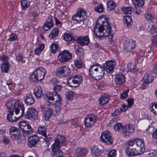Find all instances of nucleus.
Returning a JSON list of instances; mask_svg holds the SVG:
<instances>
[{
  "label": "nucleus",
  "instance_id": "47",
  "mask_svg": "<svg viewBox=\"0 0 157 157\" xmlns=\"http://www.w3.org/2000/svg\"><path fill=\"white\" fill-rule=\"evenodd\" d=\"M116 151L115 150H110L108 153L107 157H116Z\"/></svg>",
  "mask_w": 157,
  "mask_h": 157
},
{
  "label": "nucleus",
  "instance_id": "3",
  "mask_svg": "<svg viewBox=\"0 0 157 157\" xmlns=\"http://www.w3.org/2000/svg\"><path fill=\"white\" fill-rule=\"evenodd\" d=\"M145 151L144 142L142 139L136 138L127 142L125 151L129 157L142 154Z\"/></svg>",
  "mask_w": 157,
  "mask_h": 157
},
{
  "label": "nucleus",
  "instance_id": "56",
  "mask_svg": "<svg viewBox=\"0 0 157 157\" xmlns=\"http://www.w3.org/2000/svg\"><path fill=\"white\" fill-rule=\"evenodd\" d=\"M127 101L129 106H132L134 103V100L133 98H128L127 100Z\"/></svg>",
  "mask_w": 157,
  "mask_h": 157
},
{
  "label": "nucleus",
  "instance_id": "54",
  "mask_svg": "<svg viewBox=\"0 0 157 157\" xmlns=\"http://www.w3.org/2000/svg\"><path fill=\"white\" fill-rule=\"evenodd\" d=\"M151 33L152 34L157 33V25H154L151 28Z\"/></svg>",
  "mask_w": 157,
  "mask_h": 157
},
{
  "label": "nucleus",
  "instance_id": "2",
  "mask_svg": "<svg viewBox=\"0 0 157 157\" xmlns=\"http://www.w3.org/2000/svg\"><path fill=\"white\" fill-rule=\"evenodd\" d=\"M116 64L115 60L113 59L106 61L104 65V67L98 63L93 64L89 69V75L95 79H99L104 75L105 70L108 73H112Z\"/></svg>",
  "mask_w": 157,
  "mask_h": 157
},
{
  "label": "nucleus",
  "instance_id": "5",
  "mask_svg": "<svg viewBox=\"0 0 157 157\" xmlns=\"http://www.w3.org/2000/svg\"><path fill=\"white\" fill-rule=\"evenodd\" d=\"M114 128L117 132L120 129H122L123 135L125 137L129 136L130 134L135 130V127L133 124H129L123 127L121 123L119 122L116 123L114 125Z\"/></svg>",
  "mask_w": 157,
  "mask_h": 157
},
{
  "label": "nucleus",
  "instance_id": "37",
  "mask_svg": "<svg viewBox=\"0 0 157 157\" xmlns=\"http://www.w3.org/2000/svg\"><path fill=\"white\" fill-rule=\"evenodd\" d=\"M75 67L78 68L82 67L84 66L82 60L80 58L75 60Z\"/></svg>",
  "mask_w": 157,
  "mask_h": 157
},
{
  "label": "nucleus",
  "instance_id": "19",
  "mask_svg": "<svg viewBox=\"0 0 157 157\" xmlns=\"http://www.w3.org/2000/svg\"><path fill=\"white\" fill-rule=\"evenodd\" d=\"M37 114V112L35 108L30 107L28 109L25 114L24 113L23 116H24L26 118L29 119L36 117Z\"/></svg>",
  "mask_w": 157,
  "mask_h": 157
},
{
  "label": "nucleus",
  "instance_id": "48",
  "mask_svg": "<svg viewBox=\"0 0 157 157\" xmlns=\"http://www.w3.org/2000/svg\"><path fill=\"white\" fill-rule=\"evenodd\" d=\"M75 53L78 56H81L84 53V51L81 48H78L75 51Z\"/></svg>",
  "mask_w": 157,
  "mask_h": 157
},
{
  "label": "nucleus",
  "instance_id": "36",
  "mask_svg": "<svg viewBox=\"0 0 157 157\" xmlns=\"http://www.w3.org/2000/svg\"><path fill=\"white\" fill-rule=\"evenodd\" d=\"M108 9L111 10L114 9L116 6V4L112 0H109L107 3Z\"/></svg>",
  "mask_w": 157,
  "mask_h": 157
},
{
  "label": "nucleus",
  "instance_id": "49",
  "mask_svg": "<svg viewBox=\"0 0 157 157\" xmlns=\"http://www.w3.org/2000/svg\"><path fill=\"white\" fill-rule=\"evenodd\" d=\"M17 38V36L14 34H11L9 40L11 41H13L16 40Z\"/></svg>",
  "mask_w": 157,
  "mask_h": 157
},
{
  "label": "nucleus",
  "instance_id": "25",
  "mask_svg": "<svg viewBox=\"0 0 157 157\" xmlns=\"http://www.w3.org/2000/svg\"><path fill=\"white\" fill-rule=\"evenodd\" d=\"M77 41L79 44L84 46L88 44L90 42V39L88 36H80L77 37Z\"/></svg>",
  "mask_w": 157,
  "mask_h": 157
},
{
  "label": "nucleus",
  "instance_id": "22",
  "mask_svg": "<svg viewBox=\"0 0 157 157\" xmlns=\"http://www.w3.org/2000/svg\"><path fill=\"white\" fill-rule=\"evenodd\" d=\"M39 140V137L36 135H33L29 138L28 142V145L31 147H34Z\"/></svg>",
  "mask_w": 157,
  "mask_h": 157
},
{
  "label": "nucleus",
  "instance_id": "12",
  "mask_svg": "<svg viewBox=\"0 0 157 157\" xmlns=\"http://www.w3.org/2000/svg\"><path fill=\"white\" fill-rule=\"evenodd\" d=\"M19 126L24 134L28 135L31 134L33 132L31 126L26 121H22L20 122Z\"/></svg>",
  "mask_w": 157,
  "mask_h": 157
},
{
  "label": "nucleus",
  "instance_id": "21",
  "mask_svg": "<svg viewBox=\"0 0 157 157\" xmlns=\"http://www.w3.org/2000/svg\"><path fill=\"white\" fill-rule=\"evenodd\" d=\"M54 25L52 21V16L51 15L48 16L46 19L42 27L43 29L45 31H47L52 28Z\"/></svg>",
  "mask_w": 157,
  "mask_h": 157
},
{
  "label": "nucleus",
  "instance_id": "64",
  "mask_svg": "<svg viewBox=\"0 0 157 157\" xmlns=\"http://www.w3.org/2000/svg\"><path fill=\"white\" fill-rule=\"evenodd\" d=\"M143 60V57H140L137 59V61L138 63H141L142 62Z\"/></svg>",
  "mask_w": 157,
  "mask_h": 157
},
{
  "label": "nucleus",
  "instance_id": "43",
  "mask_svg": "<svg viewBox=\"0 0 157 157\" xmlns=\"http://www.w3.org/2000/svg\"><path fill=\"white\" fill-rule=\"evenodd\" d=\"M58 45L56 44H53L50 46V50L53 53H55L58 51Z\"/></svg>",
  "mask_w": 157,
  "mask_h": 157
},
{
  "label": "nucleus",
  "instance_id": "28",
  "mask_svg": "<svg viewBox=\"0 0 157 157\" xmlns=\"http://www.w3.org/2000/svg\"><path fill=\"white\" fill-rule=\"evenodd\" d=\"M87 152L86 149L81 147H78L76 150L75 156L77 157H81L85 155Z\"/></svg>",
  "mask_w": 157,
  "mask_h": 157
},
{
  "label": "nucleus",
  "instance_id": "38",
  "mask_svg": "<svg viewBox=\"0 0 157 157\" xmlns=\"http://www.w3.org/2000/svg\"><path fill=\"white\" fill-rule=\"evenodd\" d=\"M123 20L124 23H125L128 26L130 25L132 22V18L129 16L126 15L124 16Z\"/></svg>",
  "mask_w": 157,
  "mask_h": 157
},
{
  "label": "nucleus",
  "instance_id": "9",
  "mask_svg": "<svg viewBox=\"0 0 157 157\" xmlns=\"http://www.w3.org/2000/svg\"><path fill=\"white\" fill-rule=\"evenodd\" d=\"M86 12L82 9H79L77 10V13L72 17L73 20L78 22H82L86 17Z\"/></svg>",
  "mask_w": 157,
  "mask_h": 157
},
{
  "label": "nucleus",
  "instance_id": "61",
  "mask_svg": "<svg viewBox=\"0 0 157 157\" xmlns=\"http://www.w3.org/2000/svg\"><path fill=\"white\" fill-rule=\"evenodd\" d=\"M44 47V45L43 44H42L38 45V47L36 48L38 49L43 51Z\"/></svg>",
  "mask_w": 157,
  "mask_h": 157
},
{
  "label": "nucleus",
  "instance_id": "42",
  "mask_svg": "<svg viewBox=\"0 0 157 157\" xmlns=\"http://www.w3.org/2000/svg\"><path fill=\"white\" fill-rule=\"evenodd\" d=\"M127 67L129 71H136V65L132 63H128L127 65Z\"/></svg>",
  "mask_w": 157,
  "mask_h": 157
},
{
  "label": "nucleus",
  "instance_id": "30",
  "mask_svg": "<svg viewBox=\"0 0 157 157\" xmlns=\"http://www.w3.org/2000/svg\"><path fill=\"white\" fill-rule=\"evenodd\" d=\"M53 111L50 108L47 107L45 108L43 112V116L45 119L48 120L51 116Z\"/></svg>",
  "mask_w": 157,
  "mask_h": 157
},
{
  "label": "nucleus",
  "instance_id": "60",
  "mask_svg": "<svg viewBox=\"0 0 157 157\" xmlns=\"http://www.w3.org/2000/svg\"><path fill=\"white\" fill-rule=\"evenodd\" d=\"M152 72L153 73L157 75V63L153 66Z\"/></svg>",
  "mask_w": 157,
  "mask_h": 157
},
{
  "label": "nucleus",
  "instance_id": "18",
  "mask_svg": "<svg viewBox=\"0 0 157 157\" xmlns=\"http://www.w3.org/2000/svg\"><path fill=\"white\" fill-rule=\"evenodd\" d=\"M135 47V41L132 39L125 41L124 44V49L127 52H130L134 49Z\"/></svg>",
  "mask_w": 157,
  "mask_h": 157
},
{
  "label": "nucleus",
  "instance_id": "62",
  "mask_svg": "<svg viewBox=\"0 0 157 157\" xmlns=\"http://www.w3.org/2000/svg\"><path fill=\"white\" fill-rule=\"evenodd\" d=\"M152 136L154 139H157V128L153 132Z\"/></svg>",
  "mask_w": 157,
  "mask_h": 157
},
{
  "label": "nucleus",
  "instance_id": "53",
  "mask_svg": "<svg viewBox=\"0 0 157 157\" xmlns=\"http://www.w3.org/2000/svg\"><path fill=\"white\" fill-rule=\"evenodd\" d=\"M152 44L155 46L157 44V38L156 37L151 36V38Z\"/></svg>",
  "mask_w": 157,
  "mask_h": 157
},
{
  "label": "nucleus",
  "instance_id": "4",
  "mask_svg": "<svg viewBox=\"0 0 157 157\" xmlns=\"http://www.w3.org/2000/svg\"><path fill=\"white\" fill-rule=\"evenodd\" d=\"M97 21L94 27L93 32L96 35L100 38L107 37L109 35L111 32V27L109 22L101 21Z\"/></svg>",
  "mask_w": 157,
  "mask_h": 157
},
{
  "label": "nucleus",
  "instance_id": "34",
  "mask_svg": "<svg viewBox=\"0 0 157 157\" xmlns=\"http://www.w3.org/2000/svg\"><path fill=\"white\" fill-rule=\"evenodd\" d=\"M153 77L150 74H146L143 78L144 81L145 83L151 82L153 80Z\"/></svg>",
  "mask_w": 157,
  "mask_h": 157
},
{
  "label": "nucleus",
  "instance_id": "20",
  "mask_svg": "<svg viewBox=\"0 0 157 157\" xmlns=\"http://www.w3.org/2000/svg\"><path fill=\"white\" fill-rule=\"evenodd\" d=\"M52 151L51 154L52 157H62L63 156V152L60 148V146L52 145Z\"/></svg>",
  "mask_w": 157,
  "mask_h": 157
},
{
  "label": "nucleus",
  "instance_id": "24",
  "mask_svg": "<svg viewBox=\"0 0 157 157\" xmlns=\"http://www.w3.org/2000/svg\"><path fill=\"white\" fill-rule=\"evenodd\" d=\"M132 1L135 6L136 9L135 13L139 15L140 13V10L137 8H139L144 6V0H132Z\"/></svg>",
  "mask_w": 157,
  "mask_h": 157
},
{
  "label": "nucleus",
  "instance_id": "7",
  "mask_svg": "<svg viewBox=\"0 0 157 157\" xmlns=\"http://www.w3.org/2000/svg\"><path fill=\"white\" fill-rule=\"evenodd\" d=\"M62 89V86L60 85H56L53 88L55 92V94H54V93L52 92H48L46 94L44 95V98L46 101L51 103V101H54L57 98L55 97V96H57L59 95L57 94V92H60Z\"/></svg>",
  "mask_w": 157,
  "mask_h": 157
},
{
  "label": "nucleus",
  "instance_id": "10",
  "mask_svg": "<svg viewBox=\"0 0 157 157\" xmlns=\"http://www.w3.org/2000/svg\"><path fill=\"white\" fill-rule=\"evenodd\" d=\"M96 121V116L94 114H90L86 117L84 120V124L86 127H90L95 124Z\"/></svg>",
  "mask_w": 157,
  "mask_h": 157
},
{
  "label": "nucleus",
  "instance_id": "45",
  "mask_svg": "<svg viewBox=\"0 0 157 157\" xmlns=\"http://www.w3.org/2000/svg\"><path fill=\"white\" fill-rule=\"evenodd\" d=\"M145 18L147 21H151L153 19V17L152 15L149 13L148 12H147L145 14Z\"/></svg>",
  "mask_w": 157,
  "mask_h": 157
},
{
  "label": "nucleus",
  "instance_id": "57",
  "mask_svg": "<svg viewBox=\"0 0 157 157\" xmlns=\"http://www.w3.org/2000/svg\"><path fill=\"white\" fill-rule=\"evenodd\" d=\"M128 109V107L127 106L124 105L123 104L120 109V110L121 112H123L126 111Z\"/></svg>",
  "mask_w": 157,
  "mask_h": 157
},
{
  "label": "nucleus",
  "instance_id": "51",
  "mask_svg": "<svg viewBox=\"0 0 157 157\" xmlns=\"http://www.w3.org/2000/svg\"><path fill=\"white\" fill-rule=\"evenodd\" d=\"M74 93L72 91L68 92L67 93L66 98L68 100H70L74 96Z\"/></svg>",
  "mask_w": 157,
  "mask_h": 157
},
{
  "label": "nucleus",
  "instance_id": "40",
  "mask_svg": "<svg viewBox=\"0 0 157 157\" xmlns=\"http://www.w3.org/2000/svg\"><path fill=\"white\" fill-rule=\"evenodd\" d=\"M122 10L125 14H131L132 12V8L130 7H123L121 8Z\"/></svg>",
  "mask_w": 157,
  "mask_h": 157
},
{
  "label": "nucleus",
  "instance_id": "27",
  "mask_svg": "<svg viewBox=\"0 0 157 157\" xmlns=\"http://www.w3.org/2000/svg\"><path fill=\"white\" fill-rule=\"evenodd\" d=\"M24 101L26 104L29 105L33 104L35 101L33 95L30 94H27L24 97Z\"/></svg>",
  "mask_w": 157,
  "mask_h": 157
},
{
  "label": "nucleus",
  "instance_id": "29",
  "mask_svg": "<svg viewBox=\"0 0 157 157\" xmlns=\"http://www.w3.org/2000/svg\"><path fill=\"white\" fill-rule=\"evenodd\" d=\"M34 94L36 97L40 98L42 97L43 95L42 89L40 86H36L34 89Z\"/></svg>",
  "mask_w": 157,
  "mask_h": 157
},
{
  "label": "nucleus",
  "instance_id": "1",
  "mask_svg": "<svg viewBox=\"0 0 157 157\" xmlns=\"http://www.w3.org/2000/svg\"><path fill=\"white\" fill-rule=\"evenodd\" d=\"M9 113L7 119L11 122H14L19 120L24 114L25 107L24 105L17 99L11 98L6 103Z\"/></svg>",
  "mask_w": 157,
  "mask_h": 157
},
{
  "label": "nucleus",
  "instance_id": "13",
  "mask_svg": "<svg viewBox=\"0 0 157 157\" xmlns=\"http://www.w3.org/2000/svg\"><path fill=\"white\" fill-rule=\"evenodd\" d=\"M111 133L109 131L102 133L100 136L101 141L108 144H112L113 142Z\"/></svg>",
  "mask_w": 157,
  "mask_h": 157
},
{
  "label": "nucleus",
  "instance_id": "58",
  "mask_svg": "<svg viewBox=\"0 0 157 157\" xmlns=\"http://www.w3.org/2000/svg\"><path fill=\"white\" fill-rule=\"evenodd\" d=\"M92 156L94 157H99L101 156L102 152H92Z\"/></svg>",
  "mask_w": 157,
  "mask_h": 157
},
{
  "label": "nucleus",
  "instance_id": "14",
  "mask_svg": "<svg viewBox=\"0 0 157 157\" xmlns=\"http://www.w3.org/2000/svg\"><path fill=\"white\" fill-rule=\"evenodd\" d=\"M46 131V128L44 126H40L37 130L38 133L43 136V138L45 140L46 145L48 146L49 144V142L51 140V136L49 134L47 135Z\"/></svg>",
  "mask_w": 157,
  "mask_h": 157
},
{
  "label": "nucleus",
  "instance_id": "59",
  "mask_svg": "<svg viewBox=\"0 0 157 157\" xmlns=\"http://www.w3.org/2000/svg\"><path fill=\"white\" fill-rule=\"evenodd\" d=\"M23 58L22 56L21 55H19L17 56L16 59L18 62H21Z\"/></svg>",
  "mask_w": 157,
  "mask_h": 157
},
{
  "label": "nucleus",
  "instance_id": "26",
  "mask_svg": "<svg viewBox=\"0 0 157 157\" xmlns=\"http://www.w3.org/2000/svg\"><path fill=\"white\" fill-rule=\"evenodd\" d=\"M115 80L117 85H121L125 82V77L122 74H117L115 76Z\"/></svg>",
  "mask_w": 157,
  "mask_h": 157
},
{
  "label": "nucleus",
  "instance_id": "44",
  "mask_svg": "<svg viewBox=\"0 0 157 157\" xmlns=\"http://www.w3.org/2000/svg\"><path fill=\"white\" fill-rule=\"evenodd\" d=\"M63 38L67 41H72L74 39L71 34L67 33L64 35Z\"/></svg>",
  "mask_w": 157,
  "mask_h": 157
},
{
  "label": "nucleus",
  "instance_id": "35",
  "mask_svg": "<svg viewBox=\"0 0 157 157\" xmlns=\"http://www.w3.org/2000/svg\"><path fill=\"white\" fill-rule=\"evenodd\" d=\"M150 110L153 113L157 115V103L153 102L150 105Z\"/></svg>",
  "mask_w": 157,
  "mask_h": 157
},
{
  "label": "nucleus",
  "instance_id": "8",
  "mask_svg": "<svg viewBox=\"0 0 157 157\" xmlns=\"http://www.w3.org/2000/svg\"><path fill=\"white\" fill-rule=\"evenodd\" d=\"M82 81V78L81 75H76L73 77H69L67 78V83L68 85L71 87H76Z\"/></svg>",
  "mask_w": 157,
  "mask_h": 157
},
{
  "label": "nucleus",
  "instance_id": "55",
  "mask_svg": "<svg viewBox=\"0 0 157 157\" xmlns=\"http://www.w3.org/2000/svg\"><path fill=\"white\" fill-rule=\"evenodd\" d=\"M154 129V128L153 127L148 126L147 128L146 129V131L147 132L149 133H151Z\"/></svg>",
  "mask_w": 157,
  "mask_h": 157
},
{
  "label": "nucleus",
  "instance_id": "52",
  "mask_svg": "<svg viewBox=\"0 0 157 157\" xmlns=\"http://www.w3.org/2000/svg\"><path fill=\"white\" fill-rule=\"evenodd\" d=\"M91 151L92 152H101L99 151L98 148L96 145H94L91 148Z\"/></svg>",
  "mask_w": 157,
  "mask_h": 157
},
{
  "label": "nucleus",
  "instance_id": "46",
  "mask_svg": "<svg viewBox=\"0 0 157 157\" xmlns=\"http://www.w3.org/2000/svg\"><path fill=\"white\" fill-rule=\"evenodd\" d=\"M129 91L128 90H127L123 92L120 95V98L123 99L126 98L128 96V93Z\"/></svg>",
  "mask_w": 157,
  "mask_h": 157
},
{
  "label": "nucleus",
  "instance_id": "16",
  "mask_svg": "<svg viewBox=\"0 0 157 157\" xmlns=\"http://www.w3.org/2000/svg\"><path fill=\"white\" fill-rule=\"evenodd\" d=\"M0 60L3 62L1 66L2 71L5 73L8 72L10 68V64L8 62V56L4 55L0 57Z\"/></svg>",
  "mask_w": 157,
  "mask_h": 157
},
{
  "label": "nucleus",
  "instance_id": "41",
  "mask_svg": "<svg viewBox=\"0 0 157 157\" xmlns=\"http://www.w3.org/2000/svg\"><path fill=\"white\" fill-rule=\"evenodd\" d=\"M21 5L23 10H25L30 6V2L28 0H23L21 2Z\"/></svg>",
  "mask_w": 157,
  "mask_h": 157
},
{
  "label": "nucleus",
  "instance_id": "11",
  "mask_svg": "<svg viewBox=\"0 0 157 157\" xmlns=\"http://www.w3.org/2000/svg\"><path fill=\"white\" fill-rule=\"evenodd\" d=\"M70 72V70L68 67L63 66L57 68L56 73L57 76L64 77L68 76Z\"/></svg>",
  "mask_w": 157,
  "mask_h": 157
},
{
  "label": "nucleus",
  "instance_id": "39",
  "mask_svg": "<svg viewBox=\"0 0 157 157\" xmlns=\"http://www.w3.org/2000/svg\"><path fill=\"white\" fill-rule=\"evenodd\" d=\"M94 10L96 12L100 13L104 12V8L102 4H100L96 6L94 8Z\"/></svg>",
  "mask_w": 157,
  "mask_h": 157
},
{
  "label": "nucleus",
  "instance_id": "33",
  "mask_svg": "<svg viewBox=\"0 0 157 157\" xmlns=\"http://www.w3.org/2000/svg\"><path fill=\"white\" fill-rule=\"evenodd\" d=\"M65 137L62 135H58L55 138V143L53 144L54 145L60 146V143L63 142L65 140Z\"/></svg>",
  "mask_w": 157,
  "mask_h": 157
},
{
  "label": "nucleus",
  "instance_id": "31",
  "mask_svg": "<svg viewBox=\"0 0 157 157\" xmlns=\"http://www.w3.org/2000/svg\"><path fill=\"white\" fill-rule=\"evenodd\" d=\"M109 100L108 96L106 94L101 95L99 99V104L101 105H104L107 103Z\"/></svg>",
  "mask_w": 157,
  "mask_h": 157
},
{
  "label": "nucleus",
  "instance_id": "32",
  "mask_svg": "<svg viewBox=\"0 0 157 157\" xmlns=\"http://www.w3.org/2000/svg\"><path fill=\"white\" fill-rule=\"evenodd\" d=\"M59 32L57 28H55L52 30V32L49 34L48 37L50 40H53L57 37Z\"/></svg>",
  "mask_w": 157,
  "mask_h": 157
},
{
  "label": "nucleus",
  "instance_id": "63",
  "mask_svg": "<svg viewBox=\"0 0 157 157\" xmlns=\"http://www.w3.org/2000/svg\"><path fill=\"white\" fill-rule=\"evenodd\" d=\"M42 50H40L38 49L37 48L35 49L34 51V52L35 54L36 55H39L41 53Z\"/></svg>",
  "mask_w": 157,
  "mask_h": 157
},
{
  "label": "nucleus",
  "instance_id": "50",
  "mask_svg": "<svg viewBox=\"0 0 157 157\" xmlns=\"http://www.w3.org/2000/svg\"><path fill=\"white\" fill-rule=\"evenodd\" d=\"M148 155L149 157H157V151H151L148 153Z\"/></svg>",
  "mask_w": 157,
  "mask_h": 157
},
{
  "label": "nucleus",
  "instance_id": "17",
  "mask_svg": "<svg viewBox=\"0 0 157 157\" xmlns=\"http://www.w3.org/2000/svg\"><path fill=\"white\" fill-rule=\"evenodd\" d=\"M9 134L10 138L13 140L19 138L20 131L18 129L15 127H11L9 130Z\"/></svg>",
  "mask_w": 157,
  "mask_h": 157
},
{
  "label": "nucleus",
  "instance_id": "15",
  "mask_svg": "<svg viewBox=\"0 0 157 157\" xmlns=\"http://www.w3.org/2000/svg\"><path fill=\"white\" fill-rule=\"evenodd\" d=\"M58 58L60 62L63 63L71 59L72 58V55L68 51L64 50L60 52Z\"/></svg>",
  "mask_w": 157,
  "mask_h": 157
},
{
  "label": "nucleus",
  "instance_id": "23",
  "mask_svg": "<svg viewBox=\"0 0 157 157\" xmlns=\"http://www.w3.org/2000/svg\"><path fill=\"white\" fill-rule=\"evenodd\" d=\"M57 98L55 103V111L57 114L59 113L61 110V103L62 98L60 95H58L57 96H55Z\"/></svg>",
  "mask_w": 157,
  "mask_h": 157
},
{
  "label": "nucleus",
  "instance_id": "6",
  "mask_svg": "<svg viewBox=\"0 0 157 157\" xmlns=\"http://www.w3.org/2000/svg\"><path fill=\"white\" fill-rule=\"evenodd\" d=\"M46 73V70L44 68L40 67L34 72L33 74L29 78L30 81L32 83L36 82L42 80L44 78Z\"/></svg>",
  "mask_w": 157,
  "mask_h": 157
}]
</instances>
